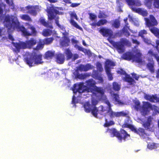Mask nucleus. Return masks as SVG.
Wrapping results in <instances>:
<instances>
[{
    "label": "nucleus",
    "mask_w": 159,
    "mask_h": 159,
    "mask_svg": "<svg viewBox=\"0 0 159 159\" xmlns=\"http://www.w3.org/2000/svg\"><path fill=\"white\" fill-rule=\"evenodd\" d=\"M133 54L131 52H127L123 55V58L124 59L130 61L133 59Z\"/></svg>",
    "instance_id": "7c9ffc66"
},
{
    "label": "nucleus",
    "mask_w": 159,
    "mask_h": 159,
    "mask_svg": "<svg viewBox=\"0 0 159 159\" xmlns=\"http://www.w3.org/2000/svg\"><path fill=\"white\" fill-rule=\"evenodd\" d=\"M105 71L108 76V80L110 81L112 80L113 77H112V75L111 73V70L107 69V70H105Z\"/></svg>",
    "instance_id": "09e8293b"
},
{
    "label": "nucleus",
    "mask_w": 159,
    "mask_h": 159,
    "mask_svg": "<svg viewBox=\"0 0 159 159\" xmlns=\"http://www.w3.org/2000/svg\"><path fill=\"white\" fill-rule=\"evenodd\" d=\"M11 18L9 16H6L4 17V22L5 23L6 27L10 29L12 27Z\"/></svg>",
    "instance_id": "6ab92c4d"
},
{
    "label": "nucleus",
    "mask_w": 159,
    "mask_h": 159,
    "mask_svg": "<svg viewBox=\"0 0 159 159\" xmlns=\"http://www.w3.org/2000/svg\"><path fill=\"white\" fill-rule=\"evenodd\" d=\"M157 108V106L154 105H152L148 102H145L142 106V112L144 114L146 115L149 108L152 110L156 109Z\"/></svg>",
    "instance_id": "1a4fd4ad"
},
{
    "label": "nucleus",
    "mask_w": 159,
    "mask_h": 159,
    "mask_svg": "<svg viewBox=\"0 0 159 159\" xmlns=\"http://www.w3.org/2000/svg\"><path fill=\"white\" fill-rule=\"evenodd\" d=\"M130 136V135L128 134L125 130L121 129L120 132H118L117 138L120 142H121L122 139L125 141L127 138L129 137Z\"/></svg>",
    "instance_id": "ddd939ff"
},
{
    "label": "nucleus",
    "mask_w": 159,
    "mask_h": 159,
    "mask_svg": "<svg viewBox=\"0 0 159 159\" xmlns=\"http://www.w3.org/2000/svg\"><path fill=\"white\" fill-rule=\"evenodd\" d=\"M152 118L151 116H148L147 121L143 124V126L146 129H150L152 124Z\"/></svg>",
    "instance_id": "393cba45"
},
{
    "label": "nucleus",
    "mask_w": 159,
    "mask_h": 159,
    "mask_svg": "<svg viewBox=\"0 0 159 159\" xmlns=\"http://www.w3.org/2000/svg\"><path fill=\"white\" fill-rule=\"evenodd\" d=\"M131 74L132 75L133 78H134L136 80H138L139 77L136 74L133 73Z\"/></svg>",
    "instance_id": "0e129e2a"
},
{
    "label": "nucleus",
    "mask_w": 159,
    "mask_h": 159,
    "mask_svg": "<svg viewBox=\"0 0 159 159\" xmlns=\"http://www.w3.org/2000/svg\"><path fill=\"white\" fill-rule=\"evenodd\" d=\"M143 41L146 43L148 44H151V41L147 38L144 37L143 38H142Z\"/></svg>",
    "instance_id": "052dcab7"
},
{
    "label": "nucleus",
    "mask_w": 159,
    "mask_h": 159,
    "mask_svg": "<svg viewBox=\"0 0 159 159\" xmlns=\"http://www.w3.org/2000/svg\"><path fill=\"white\" fill-rule=\"evenodd\" d=\"M37 42L36 40L33 38H31L30 40L27 41L26 43L23 42H20L19 43L13 42L12 43L16 49H13V51L17 53L19 52L20 49L26 48L27 46H32L35 45Z\"/></svg>",
    "instance_id": "7ed1b4c3"
},
{
    "label": "nucleus",
    "mask_w": 159,
    "mask_h": 159,
    "mask_svg": "<svg viewBox=\"0 0 159 159\" xmlns=\"http://www.w3.org/2000/svg\"><path fill=\"white\" fill-rule=\"evenodd\" d=\"M70 40L67 36L62 37V40L61 42V45L64 47H67L69 45Z\"/></svg>",
    "instance_id": "5701e85b"
},
{
    "label": "nucleus",
    "mask_w": 159,
    "mask_h": 159,
    "mask_svg": "<svg viewBox=\"0 0 159 159\" xmlns=\"http://www.w3.org/2000/svg\"><path fill=\"white\" fill-rule=\"evenodd\" d=\"M117 73L121 75H125V76L123 78V80L129 83L130 85H132L136 83L134 80L129 75L127 74L123 69H120L119 70L117 71Z\"/></svg>",
    "instance_id": "423d86ee"
},
{
    "label": "nucleus",
    "mask_w": 159,
    "mask_h": 159,
    "mask_svg": "<svg viewBox=\"0 0 159 159\" xmlns=\"http://www.w3.org/2000/svg\"><path fill=\"white\" fill-rule=\"evenodd\" d=\"M90 90L92 93L93 95L98 99H102L104 95L105 90L102 87L94 86L93 88H90Z\"/></svg>",
    "instance_id": "20e7f679"
},
{
    "label": "nucleus",
    "mask_w": 159,
    "mask_h": 159,
    "mask_svg": "<svg viewBox=\"0 0 159 159\" xmlns=\"http://www.w3.org/2000/svg\"><path fill=\"white\" fill-rule=\"evenodd\" d=\"M120 25V21L117 19H116L114 21L112 24V26L116 28H118L119 27Z\"/></svg>",
    "instance_id": "3c124183"
},
{
    "label": "nucleus",
    "mask_w": 159,
    "mask_h": 159,
    "mask_svg": "<svg viewBox=\"0 0 159 159\" xmlns=\"http://www.w3.org/2000/svg\"><path fill=\"white\" fill-rule=\"evenodd\" d=\"M54 39L53 37H50L49 38H47L43 40L44 43L46 45H48L52 43Z\"/></svg>",
    "instance_id": "37998d69"
},
{
    "label": "nucleus",
    "mask_w": 159,
    "mask_h": 159,
    "mask_svg": "<svg viewBox=\"0 0 159 159\" xmlns=\"http://www.w3.org/2000/svg\"><path fill=\"white\" fill-rule=\"evenodd\" d=\"M132 41L133 43L136 44L137 45H139L140 44V43L137 39H132Z\"/></svg>",
    "instance_id": "e2e57ef3"
},
{
    "label": "nucleus",
    "mask_w": 159,
    "mask_h": 159,
    "mask_svg": "<svg viewBox=\"0 0 159 159\" xmlns=\"http://www.w3.org/2000/svg\"><path fill=\"white\" fill-rule=\"evenodd\" d=\"M58 8V7H52L49 10L48 13V19L50 20H51L55 18L57 14L60 15V12L56 8Z\"/></svg>",
    "instance_id": "f8f14e48"
},
{
    "label": "nucleus",
    "mask_w": 159,
    "mask_h": 159,
    "mask_svg": "<svg viewBox=\"0 0 159 159\" xmlns=\"http://www.w3.org/2000/svg\"><path fill=\"white\" fill-rule=\"evenodd\" d=\"M115 66V63L109 59H107L105 62V70H111L110 67L114 66Z\"/></svg>",
    "instance_id": "cd10ccee"
},
{
    "label": "nucleus",
    "mask_w": 159,
    "mask_h": 159,
    "mask_svg": "<svg viewBox=\"0 0 159 159\" xmlns=\"http://www.w3.org/2000/svg\"><path fill=\"white\" fill-rule=\"evenodd\" d=\"M39 21L41 24L46 27L50 29H52L53 28L52 25L50 24V23L48 21H46L45 19L42 17L39 19Z\"/></svg>",
    "instance_id": "b1692460"
},
{
    "label": "nucleus",
    "mask_w": 159,
    "mask_h": 159,
    "mask_svg": "<svg viewBox=\"0 0 159 159\" xmlns=\"http://www.w3.org/2000/svg\"><path fill=\"white\" fill-rule=\"evenodd\" d=\"M12 27L14 28H16L19 31L22 32L23 28L24 27L23 26H20V24L19 21L16 19L15 20L14 18L11 19Z\"/></svg>",
    "instance_id": "4468645a"
},
{
    "label": "nucleus",
    "mask_w": 159,
    "mask_h": 159,
    "mask_svg": "<svg viewBox=\"0 0 159 159\" xmlns=\"http://www.w3.org/2000/svg\"><path fill=\"white\" fill-rule=\"evenodd\" d=\"M56 61L58 64H62L63 63L65 60V57L64 55L61 53L57 54L55 57Z\"/></svg>",
    "instance_id": "aec40b11"
},
{
    "label": "nucleus",
    "mask_w": 159,
    "mask_h": 159,
    "mask_svg": "<svg viewBox=\"0 0 159 159\" xmlns=\"http://www.w3.org/2000/svg\"><path fill=\"white\" fill-rule=\"evenodd\" d=\"M83 106L85 111L86 112L89 113L91 112V108H93V107L89 102H85Z\"/></svg>",
    "instance_id": "c85d7f7f"
},
{
    "label": "nucleus",
    "mask_w": 159,
    "mask_h": 159,
    "mask_svg": "<svg viewBox=\"0 0 159 159\" xmlns=\"http://www.w3.org/2000/svg\"><path fill=\"white\" fill-rule=\"evenodd\" d=\"M98 26L101 25H103L105 24H106L107 21L106 19H101L99 20L98 22Z\"/></svg>",
    "instance_id": "8fccbe9b"
},
{
    "label": "nucleus",
    "mask_w": 159,
    "mask_h": 159,
    "mask_svg": "<svg viewBox=\"0 0 159 159\" xmlns=\"http://www.w3.org/2000/svg\"><path fill=\"white\" fill-rule=\"evenodd\" d=\"M149 62L147 64V67L148 69L152 73L154 72V62L152 58L148 59Z\"/></svg>",
    "instance_id": "a211bd4d"
},
{
    "label": "nucleus",
    "mask_w": 159,
    "mask_h": 159,
    "mask_svg": "<svg viewBox=\"0 0 159 159\" xmlns=\"http://www.w3.org/2000/svg\"><path fill=\"white\" fill-rule=\"evenodd\" d=\"M52 33V30L49 29H44L43 31L42 34L45 37L50 36Z\"/></svg>",
    "instance_id": "ea45409f"
},
{
    "label": "nucleus",
    "mask_w": 159,
    "mask_h": 159,
    "mask_svg": "<svg viewBox=\"0 0 159 159\" xmlns=\"http://www.w3.org/2000/svg\"><path fill=\"white\" fill-rule=\"evenodd\" d=\"M107 114L111 118H113L115 117H117V112H114L111 108L108 109L106 113H104V116H106Z\"/></svg>",
    "instance_id": "412c9836"
},
{
    "label": "nucleus",
    "mask_w": 159,
    "mask_h": 159,
    "mask_svg": "<svg viewBox=\"0 0 159 159\" xmlns=\"http://www.w3.org/2000/svg\"><path fill=\"white\" fill-rule=\"evenodd\" d=\"M93 66L89 63L86 65L80 64L78 67V69L81 71H87L92 69Z\"/></svg>",
    "instance_id": "dca6fc26"
},
{
    "label": "nucleus",
    "mask_w": 159,
    "mask_h": 159,
    "mask_svg": "<svg viewBox=\"0 0 159 159\" xmlns=\"http://www.w3.org/2000/svg\"><path fill=\"white\" fill-rule=\"evenodd\" d=\"M93 77L95 80H98L99 83H102L103 82V78L101 74L96 72L93 75Z\"/></svg>",
    "instance_id": "c756f323"
},
{
    "label": "nucleus",
    "mask_w": 159,
    "mask_h": 159,
    "mask_svg": "<svg viewBox=\"0 0 159 159\" xmlns=\"http://www.w3.org/2000/svg\"><path fill=\"white\" fill-rule=\"evenodd\" d=\"M142 54L139 52H137L134 55L133 54L132 61L136 63L142 64L143 63L142 58Z\"/></svg>",
    "instance_id": "2eb2a0df"
},
{
    "label": "nucleus",
    "mask_w": 159,
    "mask_h": 159,
    "mask_svg": "<svg viewBox=\"0 0 159 159\" xmlns=\"http://www.w3.org/2000/svg\"><path fill=\"white\" fill-rule=\"evenodd\" d=\"M144 20L146 26L149 28L151 32L159 38V29L155 27L157 25L158 23L155 17L151 14L149 15V18L145 17Z\"/></svg>",
    "instance_id": "f257e3e1"
},
{
    "label": "nucleus",
    "mask_w": 159,
    "mask_h": 159,
    "mask_svg": "<svg viewBox=\"0 0 159 159\" xmlns=\"http://www.w3.org/2000/svg\"><path fill=\"white\" fill-rule=\"evenodd\" d=\"M133 131L141 137H145V135H147L145 132L144 129L141 128H139L137 129L135 127Z\"/></svg>",
    "instance_id": "4be33fe9"
},
{
    "label": "nucleus",
    "mask_w": 159,
    "mask_h": 159,
    "mask_svg": "<svg viewBox=\"0 0 159 159\" xmlns=\"http://www.w3.org/2000/svg\"><path fill=\"white\" fill-rule=\"evenodd\" d=\"M105 120L106 122L103 125V126L105 127H108L114 125L115 124L114 122L112 120H110L109 122H108L107 121V119H106Z\"/></svg>",
    "instance_id": "a18cd8bd"
},
{
    "label": "nucleus",
    "mask_w": 159,
    "mask_h": 159,
    "mask_svg": "<svg viewBox=\"0 0 159 159\" xmlns=\"http://www.w3.org/2000/svg\"><path fill=\"white\" fill-rule=\"evenodd\" d=\"M113 89L116 91H119L120 89V85L116 82H114L112 83Z\"/></svg>",
    "instance_id": "a19ab883"
},
{
    "label": "nucleus",
    "mask_w": 159,
    "mask_h": 159,
    "mask_svg": "<svg viewBox=\"0 0 159 159\" xmlns=\"http://www.w3.org/2000/svg\"><path fill=\"white\" fill-rule=\"evenodd\" d=\"M147 34V31L145 30H141L139 33L138 36H140L142 38L144 37V34Z\"/></svg>",
    "instance_id": "5fc2aeb1"
},
{
    "label": "nucleus",
    "mask_w": 159,
    "mask_h": 159,
    "mask_svg": "<svg viewBox=\"0 0 159 159\" xmlns=\"http://www.w3.org/2000/svg\"><path fill=\"white\" fill-rule=\"evenodd\" d=\"M55 55V52L52 51H48L46 52L44 56V58L47 60L52 59Z\"/></svg>",
    "instance_id": "a878e982"
},
{
    "label": "nucleus",
    "mask_w": 159,
    "mask_h": 159,
    "mask_svg": "<svg viewBox=\"0 0 159 159\" xmlns=\"http://www.w3.org/2000/svg\"><path fill=\"white\" fill-rule=\"evenodd\" d=\"M29 26L26 29L25 27L23 28L22 34L24 36H36L37 32L35 28L33 25H29Z\"/></svg>",
    "instance_id": "39448f33"
},
{
    "label": "nucleus",
    "mask_w": 159,
    "mask_h": 159,
    "mask_svg": "<svg viewBox=\"0 0 159 159\" xmlns=\"http://www.w3.org/2000/svg\"><path fill=\"white\" fill-rule=\"evenodd\" d=\"M27 10V13L31 15L35 16L37 14L38 12L40 11L39 5H28L25 7Z\"/></svg>",
    "instance_id": "0eeeda50"
},
{
    "label": "nucleus",
    "mask_w": 159,
    "mask_h": 159,
    "mask_svg": "<svg viewBox=\"0 0 159 159\" xmlns=\"http://www.w3.org/2000/svg\"><path fill=\"white\" fill-rule=\"evenodd\" d=\"M128 5L132 10L143 16H147L148 12L146 10H143L141 8H136L135 7H139L141 5V2L139 0H125Z\"/></svg>",
    "instance_id": "f03ea898"
},
{
    "label": "nucleus",
    "mask_w": 159,
    "mask_h": 159,
    "mask_svg": "<svg viewBox=\"0 0 159 159\" xmlns=\"http://www.w3.org/2000/svg\"><path fill=\"white\" fill-rule=\"evenodd\" d=\"M128 29L126 28L125 27H124L122 29V32L124 35L126 37H128L130 35V34L128 31Z\"/></svg>",
    "instance_id": "49530a36"
},
{
    "label": "nucleus",
    "mask_w": 159,
    "mask_h": 159,
    "mask_svg": "<svg viewBox=\"0 0 159 159\" xmlns=\"http://www.w3.org/2000/svg\"><path fill=\"white\" fill-rule=\"evenodd\" d=\"M134 107L135 109L138 111L141 108L140 103L138 101H135L134 102Z\"/></svg>",
    "instance_id": "de8ad7c7"
},
{
    "label": "nucleus",
    "mask_w": 159,
    "mask_h": 159,
    "mask_svg": "<svg viewBox=\"0 0 159 159\" xmlns=\"http://www.w3.org/2000/svg\"><path fill=\"white\" fill-rule=\"evenodd\" d=\"M122 127L123 128H129L133 131L135 127L131 124L128 123L126 122L122 125Z\"/></svg>",
    "instance_id": "4c0bfd02"
},
{
    "label": "nucleus",
    "mask_w": 159,
    "mask_h": 159,
    "mask_svg": "<svg viewBox=\"0 0 159 159\" xmlns=\"http://www.w3.org/2000/svg\"><path fill=\"white\" fill-rule=\"evenodd\" d=\"M25 60L26 63L30 67L34 66V60L33 56L30 57H26L25 58Z\"/></svg>",
    "instance_id": "bb28decb"
},
{
    "label": "nucleus",
    "mask_w": 159,
    "mask_h": 159,
    "mask_svg": "<svg viewBox=\"0 0 159 159\" xmlns=\"http://www.w3.org/2000/svg\"><path fill=\"white\" fill-rule=\"evenodd\" d=\"M85 87L83 84H81L79 85L77 91L80 93H84L85 91H87L88 92H89V90H90V89L88 88L87 87L86 88H85Z\"/></svg>",
    "instance_id": "2f4dec72"
},
{
    "label": "nucleus",
    "mask_w": 159,
    "mask_h": 159,
    "mask_svg": "<svg viewBox=\"0 0 159 159\" xmlns=\"http://www.w3.org/2000/svg\"><path fill=\"white\" fill-rule=\"evenodd\" d=\"M64 53L66 56L67 60H70L72 58L73 54L69 49L67 48L66 49L64 52Z\"/></svg>",
    "instance_id": "72a5a7b5"
},
{
    "label": "nucleus",
    "mask_w": 159,
    "mask_h": 159,
    "mask_svg": "<svg viewBox=\"0 0 159 159\" xmlns=\"http://www.w3.org/2000/svg\"><path fill=\"white\" fill-rule=\"evenodd\" d=\"M20 18L24 20L28 21L29 22H32V19L30 16L27 14H23L20 16Z\"/></svg>",
    "instance_id": "f704fd0d"
},
{
    "label": "nucleus",
    "mask_w": 159,
    "mask_h": 159,
    "mask_svg": "<svg viewBox=\"0 0 159 159\" xmlns=\"http://www.w3.org/2000/svg\"><path fill=\"white\" fill-rule=\"evenodd\" d=\"M128 115V114L127 113L124 112L123 111L117 112V117L120 116L126 117Z\"/></svg>",
    "instance_id": "603ef678"
},
{
    "label": "nucleus",
    "mask_w": 159,
    "mask_h": 159,
    "mask_svg": "<svg viewBox=\"0 0 159 159\" xmlns=\"http://www.w3.org/2000/svg\"><path fill=\"white\" fill-rule=\"evenodd\" d=\"M106 16L104 13H100L98 15V17L99 18H106Z\"/></svg>",
    "instance_id": "338daca9"
},
{
    "label": "nucleus",
    "mask_w": 159,
    "mask_h": 159,
    "mask_svg": "<svg viewBox=\"0 0 159 159\" xmlns=\"http://www.w3.org/2000/svg\"><path fill=\"white\" fill-rule=\"evenodd\" d=\"M97 69L100 71H102L103 70V68L102 64L100 62H98L96 65Z\"/></svg>",
    "instance_id": "680f3d73"
},
{
    "label": "nucleus",
    "mask_w": 159,
    "mask_h": 159,
    "mask_svg": "<svg viewBox=\"0 0 159 159\" xmlns=\"http://www.w3.org/2000/svg\"><path fill=\"white\" fill-rule=\"evenodd\" d=\"M110 43L116 48L119 53H121L124 52V46L120 41L114 42L112 40H109Z\"/></svg>",
    "instance_id": "6e6552de"
},
{
    "label": "nucleus",
    "mask_w": 159,
    "mask_h": 159,
    "mask_svg": "<svg viewBox=\"0 0 159 159\" xmlns=\"http://www.w3.org/2000/svg\"><path fill=\"white\" fill-rule=\"evenodd\" d=\"M113 99L116 103L119 104H122V102L119 99V95L116 93H114L113 94Z\"/></svg>",
    "instance_id": "79ce46f5"
},
{
    "label": "nucleus",
    "mask_w": 159,
    "mask_h": 159,
    "mask_svg": "<svg viewBox=\"0 0 159 159\" xmlns=\"http://www.w3.org/2000/svg\"><path fill=\"white\" fill-rule=\"evenodd\" d=\"M157 99L158 97L157 95H152L150 97L149 101L151 102H155V101H156V102H158Z\"/></svg>",
    "instance_id": "864d4df0"
},
{
    "label": "nucleus",
    "mask_w": 159,
    "mask_h": 159,
    "mask_svg": "<svg viewBox=\"0 0 159 159\" xmlns=\"http://www.w3.org/2000/svg\"><path fill=\"white\" fill-rule=\"evenodd\" d=\"M45 45L43 40H39V42L36 47L35 49L37 50L42 49Z\"/></svg>",
    "instance_id": "58836bf2"
},
{
    "label": "nucleus",
    "mask_w": 159,
    "mask_h": 159,
    "mask_svg": "<svg viewBox=\"0 0 159 159\" xmlns=\"http://www.w3.org/2000/svg\"><path fill=\"white\" fill-rule=\"evenodd\" d=\"M99 32L104 37L111 38L113 35V32L110 29L102 27L99 30Z\"/></svg>",
    "instance_id": "9b49d317"
},
{
    "label": "nucleus",
    "mask_w": 159,
    "mask_h": 159,
    "mask_svg": "<svg viewBox=\"0 0 159 159\" xmlns=\"http://www.w3.org/2000/svg\"><path fill=\"white\" fill-rule=\"evenodd\" d=\"M107 131L110 133L111 137H116L117 138L118 131L115 128H112L111 129H108Z\"/></svg>",
    "instance_id": "473e14b6"
},
{
    "label": "nucleus",
    "mask_w": 159,
    "mask_h": 159,
    "mask_svg": "<svg viewBox=\"0 0 159 159\" xmlns=\"http://www.w3.org/2000/svg\"><path fill=\"white\" fill-rule=\"evenodd\" d=\"M99 108H101V109L100 112H99V113H100L101 115H104V114H103V112L106 111H107V108H108V107H104L102 105H101L99 106Z\"/></svg>",
    "instance_id": "6e6d98bb"
},
{
    "label": "nucleus",
    "mask_w": 159,
    "mask_h": 159,
    "mask_svg": "<svg viewBox=\"0 0 159 159\" xmlns=\"http://www.w3.org/2000/svg\"><path fill=\"white\" fill-rule=\"evenodd\" d=\"M104 102L105 103H106V104H107V106H108V109L111 108V104L110 103V102H109V101L108 100H107V99L105 100L104 101Z\"/></svg>",
    "instance_id": "69168bd1"
},
{
    "label": "nucleus",
    "mask_w": 159,
    "mask_h": 159,
    "mask_svg": "<svg viewBox=\"0 0 159 159\" xmlns=\"http://www.w3.org/2000/svg\"><path fill=\"white\" fill-rule=\"evenodd\" d=\"M147 54L150 57H154L156 55V54L154 53L152 49L149 50Z\"/></svg>",
    "instance_id": "13d9d810"
},
{
    "label": "nucleus",
    "mask_w": 159,
    "mask_h": 159,
    "mask_svg": "<svg viewBox=\"0 0 159 159\" xmlns=\"http://www.w3.org/2000/svg\"><path fill=\"white\" fill-rule=\"evenodd\" d=\"M70 16L71 19H70L69 22L71 25L80 30H82V27L79 26L77 23L73 20L74 18L76 20H78V18L76 13L74 12H72L70 14Z\"/></svg>",
    "instance_id": "9d476101"
},
{
    "label": "nucleus",
    "mask_w": 159,
    "mask_h": 159,
    "mask_svg": "<svg viewBox=\"0 0 159 159\" xmlns=\"http://www.w3.org/2000/svg\"><path fill=\"white\" fill-rule=\"evenodd\" d=\"M33 56L34 60V64L38 65L43 63V61H42V54L38 55L34 53Z\"/></svg>",
    "instance_id": "f3484780"
},
{
    "label": "nucleus",
    "mask_w": 159,
    "mask_h": 159,
    "mask_svg": "<svg viewBox=\"0 0 159 159\" xmlns=\"http://www.w3.org/2000/svg\"><path fill=\"white\" fill-rule=\"evenodd\" d=\"M87 75L86 74H79L77 75V77L78 78L84 80L87 77Z\"/></svg>",
    "instance_id": "4d7b16f0"
},
{
    "label": "nucleus",
    "mask_w": 159,
    "mask_h": 159,
    "mask_svg": "<svg viewBox=\"0 0 159 159\" xmlns=\"http://www.w3.org/2000/svg\"><path fill=\"white\" fill-rule=\"evenodd\" d=\"M89 18L91 20H94L96 19L97 16L94 14L89 13Z\"/></svg>",
    "instance_id": "bf43d9fd"
},
{
    "label": "nucleus",
    "mask_w": 159,
    "mask_h": 159,
    "mask_svg": "<svg viewBox=\"0 0 159 159\" xmlns=\"http://www.w3.org/2000/svg\"><path fill=\"white\" fill-rule=\"evenodd\" d=\"M95 82L93 79H90L86 81V84L87 86L89 87H93L96 86Z\"/></svg>",
    "instance_id": "c9c22d12"
},
{
    "label": "nucleus",
    "mask_w": 159,
    "mask_h": 159,
    "mask_svg": "<svg viewBox=\"0 0 159 159\" xmlns=\"http://www.w3.org/2000/svg\"><path fill=\"white\" fill-rule=\"evenodd\" d=\"M79 56L78 54H74L73 55V57L72 58V61H75V60L78 59L79 58Z\"/></svg>",
    "instance_id": "774afa93"
},
{
    "label": "nucleus",
    "mask_w": 159,
    "mask_h": 159,
    "mask_svg": "<svg viewBox=\"0 0 159 159\" xmlns=\"http://www.w3.org/2000/svg\"><path fill=\"white\" fill-rule=\"evenodd\" d=\"M120 41L124 46L125 45L127 46H130L131 45V42L129 40L126 39L122 38L121 39Z\"/></svg>",
    "instance_id": "e433bc0d"
},
{
    "label": "nucleus",
    "mask_w": 159,
    "mask_h": 159,
    "mask_svg": "<svg viewBox=\"0 0 159 159\" xmlns=\"http://www.w3.org/2000/svg\"><path fill=\"white\" fill-rule=\"evenodd\" d=\"M91 112L92 114L95 117H97L98 114V110L95 106L93 107V108H91Z\"/></svg>",
    "instance_id": "c03bdc74"
}]
</instances>
